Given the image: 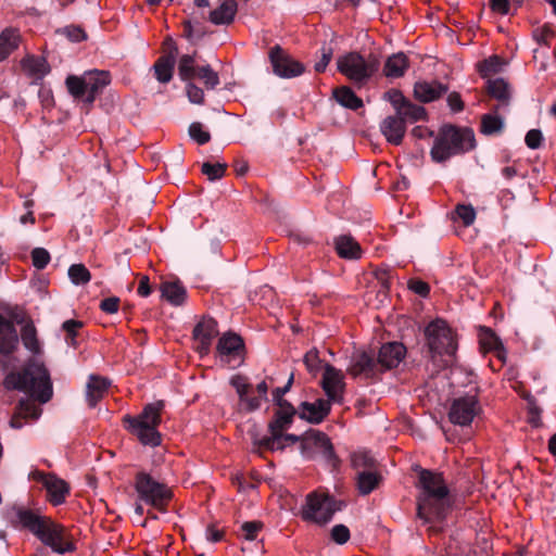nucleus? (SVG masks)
Here are the masks:
<instances>
[{
	"mask_svg": "<svg viewBox=\"0 0 556 556\" xmlns=\"http://www.w3.org/2000/svg\"><path fill=\"white\" fill-rule=\"evenodd\" d=\"M420 492L418 496V516L430 529L441 530V522L451 508L448 489L440 473L421 470L419 473Z\"/></svg>",
	"mask_w": 556,
	"mask_h": 556,
	"instance_id": "nucleus-1",
	"label": "nucleus"
},
{
	"mask_svg": "<svg viewBox=\"0 0 556 556\" xmlns=\"http://www.w3.org/2000/svg\"><path fill=\"white\" fill-rule=\"evenodd\" d=\"M11 522L16 529L31 532L45 545L51 547L58 554H65L74 549V545L67 538L65 529L38 511L23 506L14 507Z\"/></svg>",
	"mask_w": 556,
	"mask_h": 556,
	"instance_id": "nucleus-2",
	"label": "nucleus"
},
{
	"mask_svg": "<svg viewBox=\"0 0 556 556\" xmlns=\"http://www.w3.org/2000/svg\"><path fill=\"white\" fill-rule=\"evenodd\" d=\"M4 386L23 391L40 403H47L53 394L49 371L37 358L31 359L22 372L8 375Z\"/></svg>",
	"mask_w": 556,
	"mask_h": 556,
	"instance_id": "nucleus-3",
	"label": "nucleus"
},
{
	"mask_svg": "<svg viewBox=\"0 0 556 556\" xmlns=\"http://www.w3.org/2000/svg\"><path fill=\"white\" fill-rule=\"evenodd\" d=\"M475 147V135L468 128L444 126L431 149L435 162H444L453 155L467 152Z\"/></svg>",
	"mask_w": 556,
	"mask_h": 556,
	"instance_id": "nucleus-4",
	"label": "nucleus"
},
{
	"mask_svg": "<svg viewBox=\"0 0 556 556\" xmlns=\"http://www.w3.org/2000/svg\"><path fill=\"white\" fill-rule=\"evenodd\" d=\"M164 408L163 401L148 404L137 417L126 416L125 422L128 429L137 435L143 445L157 446L161 443V434L156 427L161 422V412Z\"/></svg>",
	"mask_w": 556,
	"mask_h": 556,
	"instance_id": "nucleus-5",
	"label": "nucleus"
},
{
	"mask_svg": "<svg viewBox=\"0 0 556 556\" xmlns=\"http://www.w3.org/2000/svg\"><path fill=\"white\" fill-rule=\"evenodd\" d=\"M111 81L109 72L87 71L81 76L71 75L66 78L70 93L87 103H92L96 96Z\"/></svg>",
	"mask_w": 556,
	"mask_h": 556,
	"instance_id": "nucleus-6",
	"label": "nucleus"
},
{
	"mask_svg": "<svg viewBox=\"0 0 556 556\" xmlns=\"http://www.w3.org/2000/svg\"><path fill=\"white\" fill-rule=\"evenodd\" d=\"M425 336L432 357L437 355L452 356L456 352L455 333L443 319L431 321L425 329Z\"/></svg>",
	"mask_w": 556,
	"mask_h": 556,
	"instance_id": "nucleus-7",
	"label": "nucleus"
},
{
	"mask_svg": "<svg viewBox=\"0 0 556 556\" xmlns=\"http://www.w3.org/2000/svg\"><path fill=\"white\" fill-rule=\"evenodd\" d=\"M342 503L328 494L311 493L302 508V518L307 521L324 525L331 520L336 511L341 510Z\"/></svg>",
	"mask_w": 556,
	"mask_h": 556,
	"instance_id": "nucleus-8",
	"label": "nucleus"
},
{
	"mask_svg": "<svg viewBox=\"0 0 556 556\" xmlns=\"http://www.w3.org/2000/svg\"><path fill=\"white\" fill-rule=\"evenodd\" d=\"M340 73L355 84L366 83L378 68L376 59L366 60L356 52L340 56L337 61Z\"/></svg>",
	"mask_w": 556,
	"mask_h": 556,
	"instance_id": "nucleus-9",
	"label": "nucleus"
},
{
	"mask_svg": "<svg viewBox=\"0 0 556 556\" xmlns=\"http://www.w3.org/2000/svg\"><path fill=\"white\" fill-rule=\"evenodd\" d=\"M136 490L141 500L157 508L172 497V491L164 483L144 472L137 476Z\"/></svg>",
	"mask_w": 556,
	"mask_h": 556,
	"instance_id": "nucleus-10",
	"label": "nucleus"
},
{
	"mask_svg": "<svg viewBox=\"0 0 556 556\" xmlns=\"http://www.w3.org/2000/svg\"><path fill=\"white\" fill-rule=\"evenodd\" d=\"M301 454L306 458H313L316 455L323 456L331 462L334 459V452L329 438L319 431L309 430L300 439Z\"/></svg>",
	"mask_w": 556,
	"mask_h": 556,
	"instance_id": "nucleus-11",
	"label": "nucleus"
},
{
	"mask_svg": "<svg viewBox=\"0 0 556 556\" xmlns=\"http://www.w3.org/2000/svg\"><path fill=\"white\" fill-rule=\"evenodd\" d=\"M480 405L476 395L467 394L455 399L448 410V419L452 424L462 427L468 426L480 413Z\"/></svg>",
	"mask_w": 556,
	"mask_h": 556,
	"instance_id": "nucleus-12",
	"label": "nucleus"
},
{
	"mask_svg": "<svg viewBox=\"0 0 556 556\" xmlns=\"http://www.w3.org/2000/svg\"><path fill=\"white\" fill-rule=\"evenodd\" d=\"M269 60L273 65L274 73L282 78H292L301 75L304 66L289 56L279 46L270 49Z\"/></svg>",
	"mask_w": 556,
	"mask_h": 556,
	"instance_id": "nucleus-13",
	"label": "nucleus"
},
{
	"mask_svg": "<svg viewBox=\"0 0 556 556\" xmlns=\"http://www.w3.org/2000/svg\"><path fill=\"white\" fill-rule=\"evenodd\" d=\"M31 477L34 480L42 483L47 490L49 500L53 505H60L65 501V495L68 493V488L64 480L41 471L31 472Z\"/></svg>",
	"mask_w": 556,
	"mask_h": 556,
	"instance_id": "nucleus-14",
	"label": "nucleus"
},
{
	"mask_svg": "<svg viewBox=\"0 0 556 556\" xmlns=\"http://www.w3.org/2000/svg\"><path fill=\"white\" fill-rule=\"evenodd\" d=\"M343 374L331 365H325L323 375V389L329 401L341 402L344 388Z\"/></svg>",
	"mask_w": 556,
	"mask_h": 556,
	"instance_id": "nucleus-15",
	"label": "nucleus"
},
{
	"mask_svg": "<svg viewBox=\"0 0 556 556\" xmlns=\"http://www.w3.org/2000/svg\"><path fill=\"white\" fill-rule=\"evenodd\" d=\"M217 323L213 318H203L193 329V338L197 342V350L201 354H207L212 340L217 336Z\"/></svg>",
	"mask_w": 556,
	"mask_h": 556,
	"instance_id": "nucleus-16",
	"label": "nucleus"
},
{
	"mask_svg": "<svg viewBox=\"0 0 556 556\" xmlns=\"http://www.w3.org/2000/svg\"><path fill=\"white\" fill-rule=\"evenodd\" d=\"M378 361L376 362L366 352H355L351 357L348 371L354 377L371 378L378 374Z\"/></svg>",
	"mask_w": 556,
	"mask_h": 556,
	"instance_id": "nucleus-17",
	"label": "nucleus"
},
{
	"mask_svg": "<svg viewBox=\"0 0 556 556\" xmlns=\"http://www.w3.org/2000/svg\"><path fill=\"white\" fill-rule=\"evenodd\" d=\"M242 349L243 341L236 333H224L217 343V353L220 359L226 363L240 358Z\"/></svg>",
	"mask_w": 556,
	"mask_h": 556,
	"instance_id": "nucleus-18",
	"label": "nucleus"
},
{
	"mask_svg": "<svg viewBox=\"0 0 556 556\" xmlns=\"http://www.w3.org/2000/svg\"><path fill=\"white\" fill-rule=\"evenodd\" d=\"M488 93L497 101L494 108L495 113L506 112L510 104L511 90L508 83L503 78L488 80Z\"/></svg>",
	"mask_w": 556,
	"mask_h": 556,
	"instance_id": "nucleus-19",
	"label": "nucleus"
},
{
	"mask_svg": "<svg viewBox=\"0 0 556 556\" xmlns=\"http://www.w3.org/2000/svg\"><path fill=\"white\" fill-rule=\"evenodd\" d=\"M301 437L295 434H286L285 431H269V435H266L258 441L255 442V444L258 445V447L268 450L271 452L275 451H283L287 446L293 445L296 442H300Z\"/></svg>",
	"mask_w": 556,
	"mask_h": 556,
	"instance_id": "nucleus-20",
	"label": "nucleus"
},
{
	"mask_svg": "<svg viewBox=\"0 0 556 556\" xmlns=\"http://www.w3.org/2000/svg\"><path fill=\"white\" fill-rule=\"evenodd\" d=\"M406 348L400 342H389L383 344L378 353L379 366L391 369L396 367L405 357Z\"/></svg>",
	"mask_w": 556,
	"mask_h": 556,
	"instance_id": "nucleus-21",
	"label": "nucleus"
},
{
	"mask_svg": "<svg viewBox=\"0 0 556 556\" xmlns=\"http://www.w3.org/2000/svg\"><path fill=\"white\" fill-rule=\"evenodd\" d=\"M18 346V334L12 321L0 314V354L10 355Z\"/></svg>",
	"mask_w": 556,
	"mask_h": 556,
	"instance_id": "nucleus-22",
	"label": "nucleus"
},
{
	"mask_svg": "<svg viewBox=\"0 0 556 556\" xmlns=\"http://www.w3.org/2000/svg\"><path fill=\"white\" fill-rule=\"evenodd\" d=\"M380 130L389 143L399 146L406 131V125L396 114L387 116L380 124Z\"/></svg>",
	"mask_w": 556,
	"mask_h": 556,
	"instance_id": "nucleus-23",
	"label": "nucleus"
},
{
	"mask_svg": "<svg viewBox=\"0 0 556 556\" xmlns=\"http://www.w3.org/2000/svg\"><path fill=\"white\" fill-rule=\"evenodd\" d=\"M329 401L319 399L313 403L304 402L301 405L300 417L309 422L319 424L329 413Z\"/></svg>",
	"mask_w": 556,
	"mask_h": 556,
	"instance_id": "nucleus-24",
	"label": "nucleus"
},
{
	"mask_svg": "<svg viewBox=\"0 0 556 556\" xmlns=\"http://www.w3.org/2000/svg\"><path fill=\"white\" fill-rule=\"evenodd\" d=\"M41 415V408L33 399H24L20 401L17 412L10 421L12 428L20 429L23 427L22 419L36 420Z\"/></svg>",
	"mask_w": 556,
	"mask_h": 556,
	"instance_id": "nucleus-25",
	"label": "nucleus"
},
{
	"mask_svg": "<svg viewBox=\"0 0 556 556\" xmlns=\"http://www.w3.org/2000/svg\"><path fill=\"white\" fill-rule=\"evenodd\" d=\"M447 91V88L438 81H418L414 86V96L421 102H431Z\"/></svg>",
	"mask_w": 556,
	"mask_h": 556,
	"instance_id": "nucleus-26",
	"label": "nucleus"
},
{
	"mask_svg": "<svg viewBox=\"0 0 556 556\" xmlns=\"http://www.w3.org/2000/svg\"><path fill=\"white\" fill-rule=\"evenodd\" d=\"M110 386V380L99 376L91 375L86 386V400L88 402V405L90 407H94L97 403L108 392Z\"/></svg>",
	"mask_w": 556,
	"mask_h": 556,
	"instance_id": "nucleus-27",
	"label": "nucleus"
},
{
	"mask_svg": "<svg viewBox=\"0 0 556 556\" xmlns=\"http://www.w3.org/2000/svg\"><path fill=\"white\" fill-rule=\"evenodd\" d=\"M237 10L236 0H224L218 8L210 12L208 20L214 25H229L233 22Z\"/></svg>",
	"mask_w": 556,
	"mask_h": 556,
	"instance_id": "nucleus-28",
	"label": "nucleus"
},
{
	"mask_svg": "<svg viewBox=\"0 0 556 556\" xmlns=\"http://www.w3.org/2000/svg\"><path fill=\"white\" fill-rule=\"evenodd\" d=\"M295 409L291 404H281L275 413L274 419L268 425V430L286 431L291 427Z\"/></svg>",
	"mask_w": 556,
	"mask_h": 556,
	"instance_id": "nucleus-29",
	"label": "nucleus"
},
{
	"mask_svg": "<svg viewBox=\"0 0 556 556\" xmlns=\"http://www.w3.org/2000/svg\"><path fill=\"white\" fill-rule=\"evenodd\" d=\"M336 250L343 258L357 260L362 255L359 244L351 236L343 235L336 239Z\"/></svg>",
	"mask_w": 556,
	"mask_h": 556,
	"instance_id": "nucleus-30",
	"label": "nucleus"
},
{
	"mask_svg": "<svg viewBox=\"0 0 556 556\" xmlns=\"http://www.w3.org/2000/svg\"><path fill=\"white\" fill-rule=\"evenodd\" d=\"M162 298L172 305L178 306L184 303L186 299V289L182 285L176 281H165L160 287Z\"/></svg>",
	"mask_w": 556,
	"mask_h": 556,
	"instance_id": "nucleus-31",
	"label": "nucleus"
},
{
	"mask_svg": "<svg viewBox=\"0 0 556 556\" xmlns=\"http://www.w3.org/2000/svg\"><path fill=\"white\" fill-rule=\"evenodd\" d=\"M23 70L34 79H42L50 71L47 61L41 56H27L22 61Z\"/></svg>",
	"mask_w": 556,
	"mask_h": 556,
	"instance_id": "nucleus-32",
	"label": "nucleus"
},
{
	"mask_svg": "<svg viewBox=\"0 0 556 556\" xmlns=\"http://www.w3.org/2000/svg\"><path fill=\"white\" fill-rule=\"evenodd\" d=\"M408 67V61L404 53H395L388 58L383 72L389 78H397L404 75Z\"/></svg>",
	"mask_w": 556,
	"mask_h": 556,
	"instance_id": "nucleus-33",
	"label": "nucleus"
},
{
	"mask_svg": "<svg viewBox=\"0 0 556 556\" xmlns=\"http://www.w3.org/2000/svg\"><path fill=\"white\" fill-rule=\"evenodd\" d=\"M381 476L376 469L363 470L356 475V486L362 495L371 493L379 484Z\"/></svg>",
	"mask_w": 556,
	"mask_h": 556,
	"instance_id": "nucleus-34",
	"label": "nucleus"
},
{
	"mask_svg": "<svg viewBox=\"0 0 556 556\" xmlns=\"http://www.w3.org/2000/svg\"><path fill=\"white\" fill-rule=\"evenodd\" d=\"M332 93L336 101L345 109L357 110L363 106V100L348 86H341L334 89Z\"/></svg>",
	"mask_w": 556,
	"mask_h": 556,
	"instance_id": "nucleus-35",
	"label": "nucleus"
},
{
	"mask_svg": "<svg viewBox=\"0 0 556 556\" xmlns=\"http://www.w3.org/2000/svg\"><path fill=\"white\" fill-rule=\"evenodd\" d=\"M20 43V34L15 29H4L0 34V62L7 59Z\"/></svg>",
	"mask_w": 556,
	"mask_h": 556,
	"instance_id": "nucleus-36",
	"label": "nucleus"
},
{
	"mask_svg": "<svg viewBox=\"0 0 556 556\" xmlns=\"http://www.w3.org/2000/svg\"><path fill=\"white\" fill-rule=\"evenodd\" d=\"M351 465L357 473H361L363 470L376 469L377 460L370 452L366 450H358L351 454Z\"/></svg>",
	"mask_w": 556,
	"mask_h": 556,
	"instance_id": "nucleus-37",
	"label": "nucleus"
},
{
	"mask_svg": "<svg viewBox=\"0 0 556 556\" xmlns=\"http://www.w3.org/2000/svg\"><path fill=\"white\" fill-rule=\"evenodd\" d=\"M174 56H162L156 63L153 65L155 78L162 83H168L173 77V68H174Z\"/></svg>",
	"mask_w": 556,
	"mask_h": 556,
	"instance_id": "nucleus-38",
	"label": "nucleus"
},
{
	"mask_svg": "<svg viewBox=\"0 0 556 556\" xmlns=\"http://www.w3.org/2000/svg\"><path fill=\"white\" fill-rule=\"evenodd\" d=\"M479 339L482 349L485 351H496L498 357H502V342L490 328H481Z\"/></svg>",
	"mask_w": 556,
	"mask_h": 556,
	"instance_id": "nucleus-39",
	"label": "nucleus"
},
{
	"mask_svg": "<svg viewBox=\"0 0 556 556\" xmlns=\"http://www.w3.org/2000/svg\"><path fill=\"white\" fill-rule=\"evenodd\" d=\"M396 115L401 117L406 125V122L414 123L424 119L426 116V110L420 105H416L407 101Z\"/></svg>",
	"mask_w": 556,
	"mask_h": 556,
	"instance_id": "nucleus-40",
	"label": "nucleus"
},
{
	"mask_svg": "<svg viewBox=\"0 0 556 556\" xmlns=\"http://www.w3.org/2000/svg\"><path fill=\"white\" fill-rule=\"evenodd\" d=\"M22 341L24 346L35 355L40 354L41 346L37 339L36 328L33 324H26L22 329Z\"/></svg>",
	"mask_w": 556,
	"mask_h": 556,
	"instance_id": "nucleus-41",
	"label": "nucleus"
},
{
	"mask_svg": "<svg viewBox=\"0 0 556 556\" xmlns=\"http://www.w3.org/2000/svg\"><path fill=\"white\" fill-rule=\"evenodd\" d=\"M504 127L503 117L496 114H485L481 121V131L485 135H494L502 131Z\"/></svg>",
	"mask_w": 556,
	"mask_h": 556,
	"instance_id": "nucleus-42",
	"label": "nucleus"
},
{
	"mask_svg": "<svg viewBox=\"0 0 556 556\" xmlns=\"http://www.w3.org/2000/svg\"><path fill=\"white\" fill-rule=\"evenodd\" d=\"M194 64L195 61L192 55L184 54L180 56L178 62V75L182 80L189 81L198 74Z\"/></svg>",
	"mask_w": 556,
	"mask_h": 556,
	"instance_id": "nucleus-43",
	"label": "nucleus"
},
{
	"mask_svg": "<svg viewBox=\"0 0 556 556\" xmlns=\"http://www.w3.org/2000/svg\"><path fill=\"white\" fill-rule=\"evenodd\" d=\"M68 277L74 285H85L90 281L91 275L83 264H74L68 268Z\"/></svg>",
	"mask_w": 556,
	"mask_h": 556,
	"instance_id": "nucleus-44",
	"label": "nucleus"
},
{
	"mask_svg": "<svg viewBox=\"0 0 556 556\" xmlns=\"http://www.w3.org/2000/svg\"><path fill=\"white\" fill-rule=\"evenodd\" d=\"M197 75L207 89H214L219 84L218 74L210 65L200 67Z\"/></svg>",
	"mask_w": 556,
	"mask_h": 556,
	"instance_id": "nucleus-45",
	"label": "nucleus"
},
{
	"mask_svg": "<svg viewBox=\"0 0 556 556\" xmlns=\"http://www.w3.org/2000/svg\"><path fill=\"white\" fill-rule=\"evenodd\" d=\"M227 165L225 163H203L202 173L207 176L210 180L220 179L226 172Z\"/></svg>",
	"mask_w": 556,
	"mask_h": 556,
	"instance_id": "nucleus-46",
	"label": "nucleus"
},
{
	"mask_svg": "<svg viewBox=\"0 0 556 556\" xmlns=\"http://www.w3.org/2000/svg\"><path fill=\"white\" fill-rule=\"evenodd\" d=\"M189 136L199 144H205L211 140V135L199 122L191 123L189 126Z\"/></svg>",
	"mask_w": 556,
	"mask_h": 556,
	"instance_id": "nucleus-47",
	"label": "nucleus"
},
{
	"mask_svg": "<svg viewBox=\"0 0 556 556\" xmlns=\"http://www.w3.org/2000/svg\"><path fill=\"white\" fill-rule=\"evenodd\" d=\"M455 214L465 226H470L476 219V211L471 205L459 204L456 206Z\"/></svg>",
	"mask_w": 556,
	"mask_h": 556,
	"instance_id": "nucleus-48",
	"label": "nucleus"
},
{
	"mask_svg": "<svg viewBox=\"0 0 556 556\" xmlns=\"http://www.w3.org/2000/svg\"><path fill=\"white\" fill-rule=\"evenodd\" d=\"M33 265L38 269H43L50 262V254L43 248H36L31 252Z\"/></svg>",
	"mask_w": 556,
	"mask_h": 556,
	"instance_id": "nucleus-49",
	"label": "nucleus"
},
{
	"mask_svg": "<svg viewBox=\"0 0 556 556\" xmlns=\"http://www.w3.org/2000/svg\"><path fill=\"white\" fill-rule=\"evenodd\" d=\"M83 327V324L78 320L70 319L63 323L62 328L67 332L66 342L68 345H75L76 339L75 336L77 330Z\"/></svg>",
	"mask_w": 556,
	"mask_h": 556,
	"instance_id": "nucleus-50",
	"label": "nucleus"
},
{
	"mask_svg": "<svg viewBox=\"0 0 556 556\" xmlns=\"http://www.w3.org/2000/svg\"><path fill=\"white\" fill-rule=\"evenodd\" d=\"M186 94L193 104H202L204 101L203 90L191 81H188L186 85Z\"/></svg>",
	"mask_w": 556,
	"mask_h": 556,
	"instance_id": "nucleus-51",
	"label": "nucleus"
},
{
	"mask_svg": "<svg viewBox=\"0 0 556 556\" xmlns=\"http://www.w3.org/2000/svg\"><path fill=\"white\" fill-rule=\"evenodd\" d=\"M230 384L236 389V391L239 395L240 402L245 401V395L248 394V391H249V384H248L245 378L242 376H239V375L233 376L230 379Z\"/></svg>",
	"mask_w": 556,
	"mask_h": 556,
	"instance_id": "nucleus-52",
	"label": "nucleus"
},
{
	"mask_svg": "<svg viewBox=\"0 0 556 556\" xmlns=\"http://www.w3.org/2000/svg\"><path fill=\"white\" fill-rule=\"evenodd\" d=\"M261 528L262 523L258 521H247L241 526L242 536L245 540L253 541L256 539V534Z\"/></svg>",
	"mask_w": 556,
	"mask_h": 556,
	"instance_id": "nucleus-53",
	"label": "nucleus"
},
{
	"mask_svg": "<svg viewBox=\"0 0 556 556\" xmlns=\"http://www.w3.org/2000/svg\"><path fill=\"white\" fill-rule=\"evenodd\" d=\"M502 66L501 60L497 56H492L483 62L480 72L482 76H488L493 73L500 72Z\"/></svg>",
	"mask_w": 556,
	"mask_h": 556,
	"instance_id": "nucleus-54",
	"label": "nucleus"
},
{
	"mask_svg": "<svg viewBox=\"0 0 556 556\" xmlns=\"http://www.w3.org/2000/svg\"><path fill=\"white\" fill-rule=\"evenodd\" d=\"M386 98L392 104L395 114L403 108V105L408 101L399 90H391L384 94Z\"/></svg>",
	"mask_w": 556,
	"mask_h": 556,
	"instance_id": "nucleus-55",
	"label": "nucleus"
},
{
	"mask_svg": "<svg viewBox=\"0 0 556 556\" xmlns=\"http://www.w3.org/2000/svg\"><path fill=\"white\" fill-rule=\"evenodd\" d=\"M332 58V48L324 46L320 49V59L315 63L316 72H324Z\"/></svg>",
	"mask_w": 556,
	"mask_h": 556,
	"instance_id": "nucleus-56",
	"label": "nucleus"
},
{
	"mask_svg": "<svg viewBox=\"0 0 556 556\" xmlns=\"http://www.w3.org/2000/svg\"><path fill=\"white\" fill-rule=\"evenodd\" d=\"M331 538L338 544H344L350 539V530L343 525H337L331 530Z\"/></svg>",
	"mask_w": 556,
	"mask_h": 556,
	"instance_id": "nucleus-57",
	"label": "nucleus"
},
{
	"mask_svg": "<svg viewBox=\"0 0 556 556\" xmlns=\"http://www.w3.org/2000/svg\"><path fill=\"white\" fill-rule=\"evenodd\" d=\"M304 364L309 372L316 374L320 367V359L316 351H309L304 356Z\"/></svg>",
	"mask_w": 556,
	"mask_h": 556,
	"instance_id": "nucleus-58",
	"label": "nucleus"
},
{
	"mask_svg": "<svg viewBox=\"0 0 556 556\" xmlns=\"http://www.w3.org/2000/svg\"><path fill=\"white\" fill-rule=\"evenodd\" d=\"M543 136L541 130L531 129L527 132L525 141L530 149H538L541 146Z\"/></svg>",
	"mask_w": 556,
	"mask_h": 556,
	"instance_id": "nucleus-59",
	"label": "nucleus"
},
{
	"mask_svg": "<svg viewBox=\"0 0 556 556\" xmlns=\"http://www.w3.org/2000/svg\"><path fill=\"white\" fill-rule=\"evenodd\" d=\"M293 381V375L290 376L287 384L282 388H277L273 391V401L278 405L281 406V404H289L287 401L282 399V396L288 392L291 383Z\"/></svg>",
	"mask_w": 556,
	"mask_h": 556,
	"instance_id": "nucleus-60",
	"label": "nucleus"
},
{
	"mask_svg": "<svg viewBox=\"0 0 556 556\" xmlns=\"http://www.w3.org/2000/svg\"><path fill=\"white\" fill-rule=\"evenodd\" d=\"M490 8L495 13L506 15L509 14L510 3L509 0H490Z\"/></svg>",
	"mask_w": 556,
	"mask_h": 556,
	"instance_id": "nucleus-61",
	"label": "nucleus"
},
{
	"mask_svg": "<svg viewBox=\"0 0 556 556\" xmlns=\"http://www.w3.org/2000/svg\"><path fill=\"white\" fill-rule=\"evenodd\" d=\"M267 401L266 399L262 397L261 395H257L255 397H249L248 394L245 395V401L241 402V404L244 406V408L249 412L256 410L261 407L262 403Z\"/></svg>",
	"mask_w": 556,
	"mask_h": 556,
	"instance_id": "nucleus-62",
	"label": "nucleus"
},
{
	"mask_svg": "<svg viewBox=\"0 0 556 556\" xmlns=\"http://www.w3.org/2000/svg\"><path fill=\"white\" fill-rule=\"evenodd\" d=\"M408 287L412 291L421 296H427L429 293V286L421 280H410Z\"/></svg>",
	"mask_w": 556,
	"mask_h": 556,
	"instance_id": "nucleus-63",
	"label": "nucleus"
},
{
	"mask_svg": "<svg viewBox=\"0 0 556 556\" xmlns=\"http://www.w3.org/2000/svg\"><path fill=\"white\" fill-rule=\"evenodd\" d=\"M63 33L72 41H80V40L85 39V37H86V35L81 28L74 27V26L65 27Z\"/></svg>",
	"mask_w": 556,
	"mask_h": 556,
	"instance_id": "nucleus-64",
	"label": "nucleus"
}]
</instances>
